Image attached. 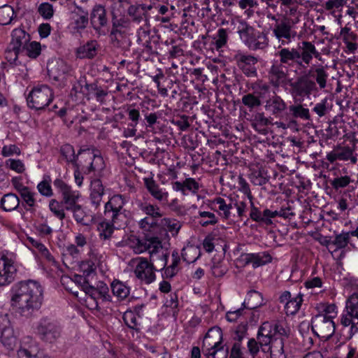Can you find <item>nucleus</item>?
Listing matches in <instances>:
<instances>
[{"mask_svg":"<svg viewBox=\"0 0 358 358\" xmlns=\"http://www.w3.org/2000/svg\"><path fill=\"white\" fill-rule=\"evenodd\" d=\"M138 224L141 229L150 231L151 235H159L162 231H166L157 224L155 218L150 217L141 219Z\"/></svg>","mask_w":358,"mask_h":358,"instance_id":"42","label":"nucleus"},{"mask_svg":"<svg viewBox=\"0 0 358 358\" xmlns=\"http://www.w3.org/2000/svg\"><path fill=\"white\" fill-rule=\"evenodd\" d=\"M250 122L252 127L259 134L266 135L268 133V125L271 124V122L264 113H254L251 117Z\"/></svg>","mask_w":358,"mask_h":358,"instance_id":"30","label":"nucleus"},{"mask_svg":"<svg viewBox=\"0 0 358 358\" xmlns=\"http://www.w3.org/2000/svg\"><path fill=\"white\" fill-rule=\"evenodd\" d=\"M237 66L242 72L248 77H256L257 76L256 64L258 59L252 55H246L238 52L234 57Z\"/></svg>","mask_w":358,"mask_h":358,"instance_id":"14","label":"nucleus"},{"mask_svg":"<svg viewBox=\"0 0 358 358\" xmlns=\"http://www.w3.org/2000/svg\"><path fill=\"white\" fill-rule=\"evenodd\" d=\"M347 3V0H327L323 4L326 10L334 12L336 10L341 9Z\"/></svg>","mask_w":358,"mask_h":358,"instance_id":"64","label":"nucleus"},{"mask_svg":"<svg viewBox=\"0 0 358 358\" xmlns=\"http://www.w3.org/2000/svg\"><path fill=\"white\" fill-rule=\"evenodd\" d=\"M62 328L59 322L50 317L40 319L36 327V334L43 342L54 343L60 338Z\"/></svg>","mask_w":358,"mask_h":358,"instance_id":"4","label":"nucleus"},{"mask_svg":"<svg viewBox=\"0 0 358 358\" xmlns=\"http://www.w3.org/2000/svg\"><path fill=\"white\" fill-rule=\"evenodd\" d=\"M346 310L352 315H355L357 319V323H353L351 328V334L349 338L358 331V292L353 293L348 299L346 303Z\"/></svg>","mask_w":358,"mask_h":358,"instance_id":"35","label":"nucleus"},{"mask_svg":"<svg viewBox=\"0 0 358 358\" xmlns=\"http://www.w3.org/2000/svg\"><path fill=\"white\" fill-rule=\"evenodd\" d=\"M14 262L5 255L0 256V287L10 284L15 279Z\"/></svg>","mask_w":358,"mask_h":358,"instance_id":"16","label":"nucleus"},{"mask_svg":"<svg viewBox=\"0 0 358 358\" xmlns=\"http://www.w3.org/2000/svg\"><path fill=\"white\" fill-rule=\"evenodd\" d=\"M268 8L275 10L278 5L285 13L283 17L294 16L298 10V0H260Z\"/></svg>","mask_w":358,"mask_h":358,"instance_id":"22","label":"nucleus"},{"mask_svg":"<svg viewBox=\"0 0 358 358\" xmlns=\"http://www.w3.org/2000/svg\"><path fill=\"white\" fill-rule=\"evenodd\" d=\"M276 331L280 334H284L285 328L278 323L269 322L262 323L259 327L257 338H250L248 342V349L250 353V357L248 358H255L259 352V348L264 353H267L269 350L268 344L271 342V338L272 335L275 336Z\"/></svg>","mask_w":358,"mask_h":358,"instance_id":"2","label":"nucleus"},{"mask_svg":"<svg viewBox=\"0 0 358 358\" xmlns=\"http://www.w3.org/2000/svg\"><path fill=\"white\" fill-rule=\"evenodd\" d=\"M237 32L243 43L250 50H264L268 45L267 34L255 29L243 20L239 22Z\"/></svg>","mask_w":358,"mask_h":358,"instance_id":"3","label":"nucleus"},{"mask_svg":"<svg viewBox=\"0 0 358 358\" xmlns=\"http://www.w3.org/2000/svg\"><path fill=\"white\" fill-rule=\"evenodd\" d=\"M90 21L92 27L98 36H106L109 32V21L106 8L95 5L90 13Z\"/></svg>","mask_w":358,"mask_h":358,"instance_id":"8","label":"nucleus"},{"mask_svg":"<svg viewBox=\"0 0 358 358\" xmlns=\"http://www.w3.org/2000/svg\"><path fill=\"white\" fill-rule=\"evenodd\" d=\"M24 50H26V55L31 58H37L41 52V46L40 43L36 41L28 42Z\"/></svg>","mask_w":358,"mask_h":358,"instance_id":"56","label":"nucleus"},{"mask_svg":"<svg viewBox=\"0 0 358 358\" xmlns=\"http://www.w3.org/2000/svg\"><path fill=\"white\" fill-rule=\"evenodd\" d=\"M50 181L51 179L50 176L45 175L43 176V180L38 184V191L43 196L50 197L53 194L52 189L50 185Z\"/></svg>","mask_w":358,"mask_h":358,"instance_id":"54","label":"nucleus"},{"mask_svg":"<svg viewBox=\"0 0 358 358\" xmlns=\"http://www.w3.org/2000/svg\"><path fill=\"white\" fill-rule=\"evenodd\" d=\"M352 150V148L349 146H337L327 153L326 159L331 164L336 160L348 161V157Z\"/></svg>","mask_w":358,"mask_h":358,"instance_id":"38","label":"nucleus"},{"mask_svg":"<svg viewBox=\"0 0 358 358\" xmlns=\"http://www.w3.org/2000/svg\"><path fill=\"white\" fill-rule=\"evenodd\" d=\"M55 187L62 195V203L66 210H70L77 206L80 193L74 191L62 179L57 178L54 181Z\"/></svg>","mask_w":358,"mask_h":358,"instance_id":"11","label":"nucleus"},{"mask_svg":"<svg viewBox=\"0 0 358 358\" xmlns=\"http://www.w3.org/2000/svg\"><path fill=\"white\" fill-rule=\"evenodd\" d=\"M53 99L52 89L47 85H38L33 87L27 98V105L30 108L36 110H43Z\"/></svg>","mask_w":358,"mask_h":358,"instance_id":"5","label":"nucleus"},{"mask_svg":"<svg viewBox=\"0 0 358 358\" xmlns=\"http://www.w3.org/2000/svg\"><path fill=\"white\" fill-rule=\"evenodd\" d=\"M138 264L134 269V273L139 280L145 284L152 282L155 279V270L149 264L147 259L139 257Z\"/></svg>","mask_w":358,"mask_h":358,"instance_id":"20","label":"nucleus"},{"mask_svg":"<svg viewBox=\"0 0 358 358\" xmlns=\"http://www.w3.org/2000/svg\"><path fill=\"white\" fill-rule=\"evenodd\" d=\"M144 183L150 194L159 201H167L168 193L163 192L152 178H145Z\"/></svg>","mask_w":358,"mask_h":358,"instance_id":"39","label":"nucleus"},{"mask_svg":"<svg viewBox=\"0 0 358 358\" xmlns=\"http://www.w3.org/2000/svg\"><path fill=\"white\" fill-rule=\"evenodd\" d=\"M94 157V150L89 148H80L75 159V162L72 164L74 169H81L85 174H89V166L90 162Z\"/></svg>","mask_w":358,"mask_h":358,"instance_id":"25","label":"nucleus"},{"mask_svg":"<svg viewBox=\"0 0 358 358\" xmlns=\"http://www.w3.org/2000/svg\"><path fill=\"white\" fill-rule=\"evenodd\" d=\"M76 9L72 11V20L73 29L78 32H81L88 25L89 13L81 6H78L75 3Z\"/></svg>","mask_w":358,"mask_h":358,"instance_id":"28","label":"nucleus"},{"mask_svg":"<svg viewBox=\"0 0 358 358\" xmlns=\"http://www.w3.org/2000/svg\"><path fill=\"white\" fill-rule=\"evenodd\" d=\"M242 103L246 106L250 111L262 105V101L252 93H248L242 96Z\"/></svg>","mask_w":358,"mask_h":358,"instance_id":"51","label":"nucleus"},{"mask_svg":"<svg viewBox=\"0 0 358 358\" xmlns=\"http://www.w3.org/2000/svg\"><path fill=\"white\" fill-rule=\"evenodd\" d=\"M350 231L342 233L336 236L331 244L335 245L336 249H342L347 246L349 243Z\"/></svg>","mask_w":358,"mask_h":358,"instance_id":"59","label":"nucleus"},{"mask_svg":"<svg viewBox=\"0 0 358 358\" xmlns=\"http://www.w3.org/2000/svg\"><path fill=\"white\" fill-rule=\"evenodd\" d=\"M228 271L227 266L223 262H213L211 272L215 278L222 277Z\"/></svg>","mask_w":358,"mask_h":358,"instance_id":"63","label":"nucleus"},{"mask_svg":"<svg viewBox=\"0 0 358 358\" xmlns=\"http://www.w3.org/2000/svg\"><path fill=\"white\" fill-rule=\"evenodd\" d=\"M104 194V187L101 181L99 179H95L91 182V193L90 201L92 204L98 208L102 200V196Z\"/></svg>","mask_w":358,"mask_h":358,"instance_id":"36","label":"nucleus"},{"mask_svg":"<svg viewBox=\"0 0 358 358\" xmlns=\"http://www.w3.org/2000/svg\"><path fill=\"white\" fill-rule=\"evenodd\" d=\"M11 41L8 44L12 50L17 49L18 50H24V47L30 41L29 34L21 29H15L12 31Z\"/></svg>","mask_w":358,"mask_h":358,"instance_id":"29","label":"nucleus"},{"mask_svg":"<svg viewBox=\"0 0 358 358\" xmlns=\"http://www.w3.org/2000/svg\"><path fill=\"white\" fill-rule=\"evenodd\" d=\"M290 93L293 96H309L317 90L315 82L308 75L298 77L295 81L289 80Z\"/></svg>","mask_w":358,"mask_h":358,"instance_id":"10","label":"nucleus"},{"mask_svg":"<svg viewBox=\"0 0 358 358\" xmlns=\"http://www.w3.org/2000/svg\"><path fill=\"white\" fill-rule=\"evenodd\" d=\"M104 167L105 163L103 157L94 152V157H93L89 166V174L92 171L99 173L101 171Z\"/></svg>","mask_w":358,"mask_h":358,"instance_id":"58","label":"nucleus"},{"mask_svg":"<svg viewBox=\"0 0 358 358\" xmlns=\"http://www.w3.org/2000/svg\"><path fill=\"white\" fill-rule=\"evenodd\" d=\"M38 12L43 19L50 20L54 15V8L52 4L45 2L39 5Z\"/></svg>","mask_w":358,"mask_h":358,"instance_id":"61","label":"nucleus"},{"mask_svg":"<svg viewBox=\"0 0 358 358\" xmlns=\"http://www.w3.org/2000/svg\"><path fill=\"white\" fill-rule=\"evenodd\" d=\"M119 222H114L110 218L104 216L103 220L101 221L97 225V231L101 240L108 241L112 238L115 229V224Z\"/></svg>","mask_w":358,"mask_h":358,"instance_id":"32","label":"nucleus"},{"mask_svg":"<svg viewBox=\"0 0 358 358\" xmlns=\"http://www.w3.org/2000/svg\"><path fill=\"white\" fill-rule=\"evenodd\" d=\"M10 292L13 305L18 306L24 317H31L42 305L43 291L37 281H20L12 287Z\"/></svg>","mask_w":358,"mask_h":358,"instance_id":"1","label":"nucleus"},{"mask_svg":"<svg viewBox=\"0 0 358 358\" xmlns=\"http://www.w3.org/2000/svg\"><path fill=\"white\" fill-rule=\"evenodd\" d=\"M70 211L73 213V217L78 223L84 226H88L90 224L89 220L80 205H78L73 209L70 210Z\"/></svg>","mask_w":358,"mask_h":358,"instance_id":"57","label":"nucleus"},{"mask_svg":"<svg viewBox=\"0 0 358 358\" xmlns=\"http://www.w3.org/2000/svg\"><path fill=\"white\" fill-rule=\"evenodd\" d=\"M311 329L317 337L327 340L334 334L336 326L331 317L316 315L311 320Z\"/></svg>","mask_w":358,"mask_h":358,"instance_id":"7","label":"nucleus"},{"mask_svg":"<svg viewBox=\"0 0 358 358\" xmlns=\"http://www.w3.org/2000/svg\"><path fill=\"white\" fill-rule=\"evenodd\" d=\"M297 22L298 20L282 17L280 21H277V24H275L272 29L273 36L282 45L287 44L297 35L296 31L294 29V25Z\"/></svg>","mask_w":358,"mask_h":358,"instance_id":"6","label":"nucleus"},{"mask_svg":"<svg viewBox=\"0 0 358 358\" xmlns=\"http://www.w3.org/2000/svg\"><path fill=\"white\" fill-rule=\"evenodd\" d=\"M287 335V330L285 329L284 334L278 332L275 333V336L272 335L271 342L268 344V352L270 354L271 358H286L284 352V337Z\"/></svg>","mask_w":358,"mask_h":358,"instance_id":"24","label":"nucleus"},{"mask_svg":"<svg viewBox=\"0 0 358 358\" xmlns=\"http://www.w3.org/2000/svg\"><path fill=\"white\" fill-rule=\"evenodd\" d=\"M15 15L14 10L12 6L9 5H4L0 7V24L7 25L9 24Z\"/></svg>","mask_w":358,"mask_h":358,"instance_id":"53","label":"nucleus"},{"mask_svg":"<svg viewBox=\"0 0 358 358\" xmlns=\"http://www.w3.org/2000/svg\"><path fill=\"white\" fill-rule=\"evenodd\" d=\"M162 241L163 239H161L155 242V245L152 246V249L149 252V264L155 271H162L167 264L169 252L163 250Z\"/></svg>","mask_w":358,"mask_h":358,"instance_id":"13","label":"nucleus"},{"mask_svg":"<svg viewBox=\"0 0 358 358\" xmlns=\"http://www.w3.org/2000/svg\"><path fill=\"white\" fill-rule=\"evenodd\" d=\"M98 47L99 44L96 41H87L85 44L77 48V57L80 59H92L97 54Z\"/></svg>","mask_w":358,"mask_h":358,"instance_id":"33","label":"nucleus"},{"mask_svg":"<svg viewBox=\"0 0 358 358\" xmlns=\"http://www.w3.org/2000/svg\"><path fill=\"white\" fill-rule=\"evenodd\" d=\"M162 224L164 227L166 228H163V229H165L166 233L168 234V231L171 233L173 236H176L178 234L179 230L181 228V223L176 220H172L170 218H164L162 220ZM168 236V234L163 238V240Z\"/></svg>","mask_w":358,"mask_h":358,"instance_id":"52","label":"nucleus"},{"mask_svg":"<svg viewBox=\"0 0 358 358\" xmlns=\"http://www.w3.org/2000/svg\"><path fill=\"white\" fill-rule=\"evenodd\" d=\"M172 187L175 191L181 192L183 195H186L187 191L196 193L199 189V185L195 179L189 178L182 182L178 181L172 182Z\"/></svg>","mask_w":358,"mask_h":358,"instance_id":"34","label":"nucleus"},{"mask_svg":"<svg viewBox=\"0 0 358 358\" xmlns=\"http://www.w3.org/2000/svg\"><path fill=\"white\" fill-rule=\"evenodd\" d=\"M166 235V231H162L159 235L147 234L143 239L132 236L129 239V244L136 254H141L145 251L150 252L152 246L155 245V242L163 239Z\"/></svg>","mask_w":358,"mask_h":358,"instance_id":"9","label":"nucleus"},{"mask_svg":"<svg viewBox=\"0 0 358 358\" xmlns=\"http://www.w3.org/2000/svg\"><path fill=\"white\" fill-rule=\"evenodd\" d=\"M303 302V294L299 293L285 304V310L287 315H294L300 309Z\"/></svg>","mask_w":358,"mask_h":358,"instance_id":"47","label":"nucleus"},{"mask_svg":"<svg viewBox=\"0 0 358 358\" xmlns=\"http://www.w3.org/2000/svg\"><path fill=\"white\" fill-rule=\"evenodd\" d=\"M48 73L55 81L64 80L70 75L71 66L61 59H53L47 65Z\"/></svg>","mask_w":358,"mask_h":358,"instance_id":"12","label":"nucleus"},{"mask_svg":"<svg viewBox=\"0 0 358 358\" xmlns=\"http://www.w3.org/2000/svg\"><path fill=\"white\" fill-rule=\"evenodd\" d=\"M251 264L254 268L259 267L272 261V257L268 252L250 253Z\"/></svg>","mask_w":358,"mask_h":358,"instance_id":"50","label":"nucleus"},{"mask_svg":"<svg viewBox=\"0 0 358 358\" xmlns=\"http://www.w3.org/2000/svg\"><path fill=\"white\" fill-rule=\"evenodd\" d=\"M279 57L280 62L282 65L292 66L294 64L300 66L299 55L296 48H284L280 49L276 54Z\"/></svg>","mask_w":358,"mask_h":358,"instance_id":"31","label":"nucleus"},{"mask_svg":"<svg viewBox=\"0 0 358 358\" xmlns=\"http://www.w3.org/2000/svg\"><path fill=\"white\" fill-rule=\"evenodd\" d=\"M351 182L352 180L349 176H344L334 178L330 180V184L334 189L338 190L346 187Z\"/></svg>","mask_w":358,"mask_h":358,"instance_id":"60","label":"nucleus"},{"mask_svg":"<svg viewBox=\"0 0 358 358\" xmlns=\"http://www.w3.org/2000/svg\"><path fill=\"white\" fill-rule=\"evenodd\" d=\"M296 49L299 55L300 66L302 67H304L305 64L309 65L313 57L317 58L320 56L315 45L309 41H303L299 43Z\"/></svg>","mask_w":358,"mask_h":358,"instance_id":"19","label":"nucleus"},{"mask_svg":"<svg viewBox=\"0 0 358 358\" xmlns=\"http://www.w3.org/2000/svg\"><path fill=\"white\" fill-rule=\"evenodd\" d=\"M84 286V292L94 301L99 298H101L106 301H110L111 300V296L109 294V289L107 285L103 282H99L96 287L90 285Z\"/></svg>","mask_w":358,"mask_h":358,"instance_id":"27","label":"nucleus"},{"mask_svg":"<svg viewBox=\"0 0 358 358\" xmlns=\"http://www.w3.org/2000/svg\"><path fill=\"white\" fill-rule=\"evenodd\" d=\"M217 330H221L220 328L210 329L206 334L203 341V348H211L215 341H217V336L216 332Z\"/></svg>","mask_w":358,"mask_h":358,"instance_id":"62","label":"nucleus"},{"mask_svg":"<svg viewBox=\"0 0 358 358\" xmlns=\"http://www.w3.org/2000/svg\"><path fill=\"white\" fill-rule=\"evenodd\" d=\"M125 203L124 198L121 194L113 196L105 204L104 216L110 218L114 222H119L122 215V210Z\"/></svg>","mask_w":358,"mask_h":358,"instance_id":"15","label":"nucleus"},{"mask_svg":"<svg viewBox=\"0 0 358 358\" xmlns=\"http://www.w3.org/2000/svg\"><path fill=\"white\" fill-rule=\"evenodd\" d=\"M0 341L8 350H13L17 343L6 315L0 317Z\"/></svg>","mask_w":358,"mask_h":358,"instance_id":"17","label":"nucleus"},{"mask_svg":"<svg viewBox=\"0 0 358 358\" xmlns=\"http://www.w3.org/2000/svg\"><path fill=\"white\" fill-rule=\"evenodd\" d=\"M287 69L278 62H274L268 71L270 83L274 87H279L286 83Z\"/></svg>","mask_w":358,"mask_h":358,"instance_id":"18","label":"nucleus"},{"mask_svg":"<svg viewBox=\"0 0 358 358\" xmlns=\"http://www.w3.org/2000/svg\"><path fill=\"white\" fill-rule=\"evenodd\" d=\"M287 108L288 110L287 117L289 120L288 126L296 125L297 119L304 121H309L311 119L309 109L301 103L295 102L289 105Z\"/></svg>","mask_w":358,"mask_h":358,"instance_id":"21","label":"nucleus"},{"mask_svg":"<svg viewBox=\"0 0 358 358\" xmlns=\"http://www.w3.org/2000/svg\"><path fill=\"white\" fill-rule=\"evenodd\" d=\"M263 304V297L260 292L255 290H250L248 292L247 296L243 303V306L248 310H253Z\"/></svg>","mask_w":358,"mask_h":358,"instance_id":"41","label":"nucleus"},{"mask_svg":"<svg viewBox=\"0 0 358 358\" xmlns=\"http://www.w3.org/2000/svg\"><path fill=\"white\" fill-rule=\"evenodd\" d=\"M110 287L113 295L120 300H123L129 295L130 288L121 281L113 280Z\"/></svg>","mask_w":358,"mask_h":358,"instance_id":"46","label":"nucleus"},{"mask_svg":"<svg viewBox=\"0 0 358 358\" xmlns=\"http://www.w3.org/2000/svg\"><path fill=\"white\" fill-rule=\"evenodd\" d=\"M136 203L138 208L150 217L157 219L162 216L159 208L157 206H154L148 202L142 201L141 200H138Z\"/></svg>","mask_w":358,"mask_h":358,"instance_id":"44","label":"nucleus"},{"mask_svg":"<svg viewBox=\"0 0 358 358\" xmlns=\"http://www.w3.org/2000/svg\"><path fill=\"white\" fill-rule=\"evenodd\" d=\"M250 179L255 185L262 186L268 182L269 176L267 175L266 171L263 169H259L252 171L250 175Z\"/></svg>","mask_w":358,"mask_h":358,"instance_id":"49","label":"nucleus"},{"mask_svg":"<svg viewBox=\"0 0 358 358\" xmlns=\"http://www.w3.org/2000/svg\"><path fill=\"white\" fill-rule=\"evenodd\" d=\"M60 153L64 157L69 164H73L75 162L76 155L74 148L70 144H64L60 148Z\"/></svg>","mask_w":358,"mask_h":358,"instance_id":"55","label":"nucleus"},{"mask_svg":"<svg viewBox=\"0 0 358 358\" xmlns=\"http://www.w3.org/2000/svg\"><path fill=\"white\" fill-rule=\"evenodd\" d=\"M252 93L262 101V99H267L270 96L271 87L268 84L262 81L256 82L252 85Z\"/></svg>","mask_w":358,"mask_h":358,"instance_id":"45","label":"nucleus"},{"mask_svg":"<svg viewBox=\"0 0 358 358\" xmlns=\"http://www.w3.org/2000/svg\"><path fill=\"white\" fill-rule=\"evenodd\" d=\"M250 217L253 221L261 222L265 224L266 225H271L273 224L272 220L267 219V217H265L264 210L263 212H261L259 208L255 206L252 200L250 201Z\"/></svg>","mask_w":358,"mask_h":358,"instance_id":"48","label":"nucleus"},{"mask_svg":"<svg viewBox=\"0 0 358 358\" xmlns=\"http://www.w3.org/2000/svg\"><path fill=\"white\" fill-rule=\"evenodd\" d=\"M216 334L218 341H215L212 347L206 349V350H210L212 355L216 358H227L229 355V347L225 345H222V331L217 330Z\"/></svg>","mask_w":358,"mask_h":358,"instance_id":"37","label":"nucleus"},{"mask_svg":"<svg viewBox=\"0 0 358 358\" xmlns=\"http://www.w3.org/2000/svg\"><path fill=\"white\" fill-rule=\"evenodd\" d=\"M150 10L145 3H135L130 5L127 8V15L134 22L147 23L148 21V12Z\"/></svg>","mask_w":358,"mask_h":358,"instance_id":"26","label":"nucleus"},{"mask_svg":"<svg viewBox=\"0 0 358 358\" xmlns=\"http://www.w3.org/2000/svg\"><path fill=\"white\" fill-rule=\"evenodd\" d=\"M264 107L267 113L275 117H279L282 116L287 106L282 97L273 92V95L265 101Z\"/></svg>","mask_w":358,"mask_h":358,"instance_id":"23","label":"nucleus"},{"mask_svg":"<svg viewBox=\"0 0 358 358\" xmlns=\"http://www.w3.org/2000/svg\"><path fill=\"white\" fill-rule=\"evenodd\" d=\"M309 76L314 79L315 84L319 85L320 89H324L327 86L328 73L324 66L320 65L315 69L309 71Z\"/></svg>","mask_w":358,"mask_h":358,"instance_id":"40","label":"nucleus"},{"mask_svg":"<svg viewBox=\"0 0 358 358\" xmlns=\"http://www.w3.org/2000/svg\"><path fill=\"white\" fill-rule=\"evenodd\" d=\"M1 208L5 211L15 210L20 205V199L17 196L13 193L5 194L0 201Z\"/></svg>","mask_w":358,"mask_h":358,"instance_id":"43","label":"nucleus"}]
</instances>
